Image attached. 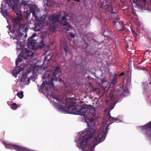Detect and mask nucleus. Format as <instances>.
<instances>
[{"mask_svg": "<svg viewBox=\"0 0 151 151\" xmlns=\"http://www.w3.org/2000/svg\"><path fill=\"white\" fill-rule=\"evenodd\" d=\"M27 73L23 74L22 76L19 77V79L20 80L21 83L24 85H28L30 83L29 79L27 77Z\"/></svg>", "mask_w": 151, "mask_h": 151, "instance_id": "4", "label": "nucleus"}, {"mask_svg": "<svg viewBox=\"0 0 151 151\" xmlns=\"http://www.w3.org/2000/svg\"><path fill=\"white\" fill-rule=\"evenodd\" d=\"M20 106V105L19 106L18 105H17L15 103H14L12 104L11 108L13 110H15L18 106Z\"/></svg>", "mask_w": 151, "mask_h": 151, "instance_id": "11", "label": "nucleus"}, {"mask_svg": "<svg viewBox=\"0 0 151 151\" xmlns=\"http://www.w3.org/2000/svg\"><path fill=\"white\" fill-rule=\"evenodd\" d=\"M132 13L133 14H135L134 12V10H133V11L132 12Z\"/></svg>", "mask_w": 151, "mask_h": 151, "instance_id": "23", "label": "nucleus"}, {"mask_svg": "<svg viewBox=\"0 0 151 151\" xmlns=\"http://www.w3.org/2000/svg\"><path fill=\"white\" fill-rule=\"evenodd\" d=\"M68 36H70L72 38H74V35L71 33H69L67 34Z\"/></svg>", "mask_w": 151, "mask_h": 151, "instance_id": "15", "label": "nucleus"}, {"mask_svg": "<svg viewBox=\"0 0 151 151\" xmlns=\"http://www.w3.org/2000/svg\"><path fill=\"white\" fill-rule=\"evenodd\" d=\"M134 3H136L138 6L142 7L145 6L146 0H132Z\"/></svg>", "mask_w": 151, "mask_h": 151, "instance_id": "8", "label": "nucleus"}, {"mask_svg": "<svg viewBox=\"0 0 151 151\" xmlns=\"http://www.w3.org/2000/svg\"><path fill=\"white\" fill-rule=\"evenodd\" d=\"M62 46L63 47V49L65 51H67L68 50V49L67 47V45L65 42H64L62 45Z\"/></svg>", "mask_w": 151, "mask_h": 151, "instance_id": "12", "label": "nucleus"}, {"mask_svg": "<svg viewBox=\"0 0 151 151\" xmlns=\"http://www.w3.org/2000/svg\"><path fill=\"white\" fill-rule=\"evenodd\" d=\"M60 68L57 67L53 72H51L50 74H47L49 78H50L51 81L48 82L47 81H43L41 88L42 90L41 92L42 93H47V97L50 100V99L51 101L53 102V104L54 107L58 110L63 113H69L76 115H80L86 116L85 117V119L86 123L89 129H86L84 130L79 132V138L77 142L78 147L81 149V151H93V149L95 146L98 144L103 142L104 140L107 131V129L108 126L112 123L117 120L116 118H114L111 117L110 115V112L112 109L116 104L113 99L114 97L112 94H110L108 97L111 100L107 101V104L109 102L111 103V106H109V109L108 111L109 113L108 117L105 122H103L102 124L101 127L99 130L98 133H96L94 137L91 139L92 145L89 147L87 146L88 142L91 138L93 133L94 132L92 131V127L91 126L94 125L93 117L89 118L87 116L88 115H94L95 113V109L92 106H89L86 105H83L78 107L76 108L74 106L70 105L67 108H65L61 106L60 103L62 102L61 99L57 97H54L51 94V91L52 89H55L54 86L52 82L53 81L57 80V78L55 76L58 73L61 72Z\"/></svg>", "mask_w": 151, "mask_h": 151, "instance_id": "1", "label": "nucleus"}, {"mask_svg": "<svg viewBox=\"0 0 151 151\" xmlns=\"http://www.w3.org/2000/svg\"><path fill=\"white\" fill-rule=\"evenodd\" d=\"M116 78H114L113 79L112 81L110 83V85L111 84L114 83H116Z\"/></svg>", "mask_w": 151, "mask_h": 151, "instance_id": "14", "label": "nucleus"}, {"mask_svg": "<svg viewBox=\"0 0 151 151\" xmlns=\"http://www.w3.org/2000/svg\"><path fill=\"white\" fill-rule=\"evenodd\" d=\"M130 78L128 79L127 83V85H126V84L123 85V90L124 91L123 95L125 96H127L129 92L128 88L130 85Z\"/></svg>", "mask_w": 151, "mask_h": 151, "instance_id": "5", "label": "nucleus"}, {"mask_svg": "<svg viewBox=\"0 0 151 151\" xmlns=\"http://www.w3.org/2000/svg\"><path fill=\"white\" fill-rule=\"evenodd\" d=\"M124 74V73H122L121 74L119 75V76H122Z\"/></svg>", "mask_w": 151, "mask_h": 151, "instance_id": "21", "label": "nucleus"}, {"mask_svg": "<svg viewBox=\"0 0 151 151\" xmlns=\"http://www.w3.org/2000/svg\"><path fill=\"white\" fill-rule=\"evenodd\" d=\"M115 24H116L117 25H118L119 24H122V22H120L119 21H117L116 22H114Z\"/></svg>", "mask_w": 151, "mask_h": 151, "instance_id": "18", "label": "nucleus"}, {"mask_svg": "<svg viewBox=\"0 0 151 151\" xmlns=\"http://www.w3.org/2000/svg\"><path fill=\"white\" fill-rule=\"evenodd\" d=\"M117 29H118L119 30H122V31H123L124 30V28H122V29H120V28H119V27H117Z\"/></svg>", "mask_w": 151, "mask_h": 151, "instance_id": "19", "label": "nucleus"}, {"mask_svg": "<svg viewBox=\"0 0 151 151\" xmlns=\"http://www.w3.org/2000/svg\"><path fill=\"white\" fill-rule=\"evenodd\" d=\"M49 56V55H47V57H45V58H44V60H50V59H51V57H50L49 58H48V57Z\"/></svg>", "mask_w": 151, "mask_h": 151, "instance_id": "17", "label": "nucleus"}, {"mask_svg": "<svg viewBox=\"0 0 151 151\" xmlns=\"http://www.w3.org/2000/svg\"><path fill=\"white\" fill-rule=\"evenodd\" d=\"M67 16L68 14L65 12L59 13L58 15H50L49 18V23L45 24L44 20L46 17V15H43L40 17L39 23H35L34 30L35 31H40L45 25L48 26L50 29H55L59 24L64 26V29L69 30L71 27L67 22L65 18Z\"/></svg>", "mask_w": 151, "mask_h": 151, "instance_id": "3", "label": "nucleus"}, {"mask_svg": "<svg viewBox=\"0 0 151 151\" xmlns=\"http://www.w3.org/2000/svg\"><path fill=\"white\" fill-rule=\"evenodd\" d=\"M105 81H106V80H105V81H104V79H103L102 80V81H101V82L102 83H104V82H105Z\"/></svg>", "mask_w": 151, "mask_h": 151, "instance_id": "20", "label": "nucleus"}, {"mask_svg": "<svg viewBox=\"0 0 151 151\" xmlns=\"http://www.w3.org/2000/svg\"><path fill=\"white\" fill-rule=\"evenodd\" d=\"M17 96L20 99H22L23 97V92L22 91L19 92L17 93Z\"/></svg>", "mask_w": 151, "mask_h": 151, "instance_id": "13", "label": "nucleus"}, {"mask_svg": "<svg viewBox=\"0 0 151 151\" xmlns=\"http://www.w3.org/2000/svg\"><path fill=\"white\" fill-rule=\"evenodd\" d=\"M107 110V109H105L104 111L105 112H106Z\"/></svg>", "mask_w": 151, "mask_h": 151, "instance_id": "22", "label": "nucleus"}, {"mask_svg": "<svg viewBox=\"0 0 151 151\" xmlns=\"http://www.w3.org/2000/svg\"><path fill=\"white\" fill-rule=\"evenodd\" d=\"M141 128L142 132L145 133H148L151 129V121L148 124L141 126Z\"/></svg>", "mask_w": 151, "mask_h": 151, "instance_id": "7", "label": "nucleus"}, {"mask_svg": "<svg viewBox=\"0 0 151 151\" xmlns=\"http://www.w3.org/2000/svg\"><path fill=\"white\" fill-rule=\"evenodd\" d=\"M101 8H104L107 10H108V9L111 8V13H114L113 12L114 7L111 6V4H109V3L108 2H106V3H103L101 6Z\"/></svg>", "mask_w": 151, "mask_h": 151, "instance_id": "6", "label": "nucleus"}, {"mask_svg": "<svg viewBox=\"0 0 151 151\" xmlns=\"http://www.w3.org/2000/svg\"><path fill=\"white\" fill-rule=\"evenodd\" d=\"M36 35L34 34L32 36L30 37H29L28 40V42L31 45H34L35 44V43L36 41L33 39V38L36 36Z\"/></svg>", "mask_w": 151, "mask_h": 151, "instance_id": "9", "label": "nucleus"}, {"mask_svg": "<svg viewBox=\"0 0 151 151\" xmlns=\"http://www.w3.org/2000/svg\"><path fill=\"white\" fill-rule=\"evenodd\" d=\"M47 5L49 6H52L54 5L57 6L58 4L55 3L53 0H47Z\"/></svg>", "mask_w": 151, "mask_h": 151, "instance_id": "10", "label": "nucleus"}, {"mask_svg": "<svg viewBox=\"0 0 151 151\" xmlns=\"http://www.w3.org/2000/svg\"><path fill=\"white\" fill-rule=\"evenodd\" d=\"M44 46V47H46V49L45 50V51L46 52V51H47L48 49H49V47L48 45H45V46Z\"/></svg>", "mask_w": 151, "mask_h": 151, "instance_id": "16", "label": "nucleus"}, {"mask_svg": "<svg viewBox=\"0 0 151 151\" xmlns=\"http://www.w3.org/2000/svg\"><path fill=\"white\" fill-rule=\"evenodd\" d=\"M68 2H69L70 1V0H68Z\"/></svg>", "mask_w": 151, "mask_h": 151, "instance_id": "24", "label": "nucleus"}, {"mask_svg": "<svg viewBox=\"0 0 151 151\" xmlns=\"http://www.w3.org/2000/svg\"><path fill=\"white\" fill-rule=\"evenodd\" d=\"M23 5L24 8L29 7V9L32 13V14L35 17L36 20H37L39 17H40V12L39 9L37 6L31 5L24 0H3L1 4L0 7L1 13L7 19V17H9V14L6 11L7 8L9 7H11L16 12L17 15V18L12 19V20L15 24L14 27L13 31H12L10 27L9 29L11 32L14 34L15 36L13 37V39L17 40V51H21L18 56H31L33 55V53L31 51L28 50L26 49H24L22 44L19 42L21 37L23 34V32L26 31L27 29L25 27L24 24H20L19 26L18 30H17L16 28L17 24L22 19L21 14V12L20 10L19 5ZM8 22V20L7 19Z\"/></svg>", "mask_w": 151, "mask_h": 151, "instance_id": "2", "label": "nucleus"}]
</instances>
